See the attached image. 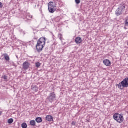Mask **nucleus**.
<instances>
[{"label": "nucleus", "instance_id": "obj_1", "mask_svg": "<svg viewBox=\"0 0 128 128\" xmlns=\"http://www.w3.org/2000/svg\"><path fill=\"white\" fill-rule=\"evenodd\" d=\"M46 40L44 38H41L38 41L36 50L38 52H42L44 48L46 46Z\"/></svg>", "mask_w": 128, "mask_h": 128}, {"label": "nucleus", "instance_id": "obj_10", "mask_svg": "<svg viewBox=\"0 0 128 128\" xmlns=\"http://www.w3.org/2000/svg\"><path fill=\"white\" fill-rule=\"evenodd\" d=\"M46 118L48 122H54V117L52 116H47Z\"/></svg>", "mask_w": 128, "mask_h": 128}, {"label": "nucleus", "instance_id": "obj_17", "mask_svg": "<svg viewBox=\"0 0 128 128\" xmlns=\"http://www.w3.org/2000/svg\"><path fill=\"white\" fill-rule=\"evenodd\" d=\"M22 128H28V124H26V123L22 124Z\"/></svg>", "mask_w": 128, "mask_h": 128}, {"label": "nucleus", "instance_id": "obj_22", "mask_svg": "<svg viewBox=\"0 0 128 128\" xmlns=\"http://www.w3.org/2000/svg\"><path fill=\"white\" fill-rule=\"evenodd\" d=\"M20 32L21 34H22L23 36L26 35V31H24L23 30H20Z\"/></svg>", "mask_w": 128, "mask_h": 128}, {"label": "nucleus", "instance_id": "obj_4", "mask_svg": "<svg viewBox=\"0 0 128 128\" xmlns=\"http://www.w3.org/2000/svg\"><path fill=\"white\" fill-rule=\"evenodd\" d=\"M114 120L117 122L118 124H122L124 122V116L118 113H116L113 116Z\"/></svg>", "mask_w": 128, "mask_h": 128}, {"label": "nucleus", "instance_id": "obj_13", "mask_svg": "<svg viewBox=\"0 0 128 128\" xmlns=\"http://www.w3.org/2000/svg\"><path fill=\"white\" fill-rule=\"evenodd\" d=\"M36 120L38 124H40V122H42V118L38 117L36 118Z\"/></svg>", "mask_w": 128, "mask_h": 128}, {"label": "nucleus", "instance_id": "obj_24", "mask_svg": "<svg viewBox=\"0 0 128 128\" xmlns=\"http://www.w3.org/2000/svg\"><path fill=\"white\" fill-rule=\"evenodd\" d=\"M76 122H72V126H76Z\"/></svg>", "mask_w": 128, "mask_h": 128}, {"label": "nucleus", "instance_id": "obj_30", "mask_svg": "<svg viewBox=\"0 0 128 128\" xmlns=\"http://www.w3.org/2000/svg\"><path fill=\"white\" fill-rule=\"evenodd\" d=\"M32 18V16H30V18Z\"/></svg>", "mask_w": 128, "mask_h": 128}, {"label": "nucleus", "instance_id": "obj_19", "mask_svg": "<svg viewBox=\"0 0 128 128\" xmlns=\"http://www.w3.org/2000/svg\"><path fill=\"white\" fill-rule=\"evenodd\" d=\"M36 68H40V63L37 62L36 64Z\"/></svg>", "mask_w": 128, "mask_h": 128}, {"label": "nucleus", "instance_id": "obj_9", "mask_svg": "<svg viewBox=\"0 0 128 128\" xmlns=\"http://www.w3.org/2000/svg\"><path fill=\"white\" fill-rule=\"evenodd\" d=\"M75 42L77 44H80L82 42V40L80 37H77L75 40Z\"/></svg>", "mask_w": 128, "mask_h": 128}, {"label": "nucleus", "instance_id": "obj_25", "mask_svg": "<svg viewBox=\"0 0 128 128\" xmlns=\"http://www.w3.org/2000/svg\"><path fill=\"white\" fill-rule=\"evenodd\" d=\"M12 66H15V68H16L18 66V65L14 63H13Z\"/></svg>", "mask_w": 128, "mask_h": 128}, {"label": "nucleus", "instance_id": "obj_28", "mask_svg": "<svg viewBox=\"0 0 128 128\" xmlns=\"http://www.w3.org/2000/svg\"><path fill=\"white\" fill-rule=\"evenodd\" d=\"M28 18H30V16H26V18H28Z\"/></svg>", "mask_w": 128, "mask_h": 128}, {"label": "nucleus", "instance_id": "obj_12", "mask_svg": "<svg viewBox=\"0 0 128 128\" xmlns=\"http://www.w3.org/2000/svg\"><path fill=\"white\" fill-rule=\"evenodd\" d=\"M3 56H4L7 62H10V56H8V55L6 54H4Z\"/></svg>", "mask_w": 128, "mask_h": 128}, {"label": "nucleus", "instance_id": "obj_29", "mask_svg": "<svg viewBox=\"0 0 128 128\" xmlns=\"http://www.w3.org/2000/svg\"><path fill=\"white\" fill-rule=\"evenodd\" d=\"M16 58H18V56H16Z\"/></svg>", "mask_w": 128, "mask_h": 128}, {"label": "nucleus", "instance_id": "obj_5", "mask_svg": "<svg viewBox=\"0 0 128 128\" xmlns=\"http://www.w3.org/2000/svg\"><path fill=\"white\" fill-rule=\"evenodd\" d=\"M48 10L51 14H54L56 10V6L54 2H50L48 4Z\"/></svg>", "mask_w": 128, "mask_h": 128}, {"label": "nucleus", "instance_id": "obj_31", "mask_svg": "<svg viewBox=\"0 0 128 128\" xmlns=\"http://www.w3.org/2000/svg\"><path fill=\"white\" fill-rule=\"evenodd\" d=\"M38 6H40V4L38 5Z\"/></svg>", "mask_w": 128, "mask_h": 128}, {"label": "nucleus", "instance_id": "obj_20", "mask_svg": "<svg viewBox=\"0 0 128 128\" xmlns=\"http://www.w3.org/2000/svg\"><path fill=\"white\" fill-rule=\"evenodd\" d=\"M76 4H80V0H75Z\"/></svg>", "mask_w": 128, "mask_h": 128}, {"label": "nucleus", "instance_id": "obj_8", "mask_svg": "<svg viewBox=\"0 0 128 128\" xmlns=\"http://www.w3.org/2000/svg\"><path fill=\"white\" fill-rule=\"evenodd\" d=\"M104 64L106 66H110V65L112 64V62L108 60H104Z\"/></svg>", "mask_w": 128, "mask_h": 128}, {"label": "nucleus", "instance_id": "obj_2", "mask_svg": "<svg viewBox=\"0 0 128 128\" xmlns=\"http://www.w3.org/2000/svg\"><path fill=\"white\" fill-rule=\"evenodd\" d=\"M126 10V4H120L118 8L116 10V14L117 16H122L124 11Z\"/></svg>", "mask_w": 128, "mask_h": 128}, {"label": "nucleus", "instance_id": "obj_11", "mask_svg": "<svg viewBox=\"0 0 128 128\" xmlns=\"http://www.w3.org/2000/svg\"><path fill=\"white\" fill-rule=\"evenodd\" d=\"M32 90H34L35 92H38V88L36 86H32Z\"/></svg>", "mask_w": 128, "mask_h": 128}, {"label": "nucleus", "instance_id": "obj_14", "mask_svg": "<svg viewBox=\"0 0 128 128\" xmlns=\"http://www.w3.org/2000/svg\"><path fill=\"white\" fill-rule=\"evenodd\" d=\"M124 24L126 26H128V16L126 17L124 20Z\"/></svg>", "mask_w": 128, "mask_h": 128}, {"label": "nucleus", "instance_id": "obj_21", "mask_svg": "<svg viewBox=\"0 0 128 128\" xmlns=\"http://www.w3.org/2000/svg\"><path fill=\"white\" fill-rule=\"evenodd\" d=\"M58 37L60 38V40H62V34H58Z\"/></svg>", "mask_w": 128, "mask_h": 128}, {"label": "nucleus", "instance_id": "obj_18", "mask_svg": "<svg viewBox=\"0 0 128 128\" xmlns=\"http://www.w3.org/2000/svg\"><path fill=\"white\" fill-rule=\"evenodd\" d=\"M2 78H3V80H8V77L6 75H4L2 76Z\"/></svg>", "mask_w": 128, "mask_h": 128}, {"label": "nucleus", "instance_id": "obj_23", "mask_svg": "<svg viewBox=\"0 0 128 128\" xmlns=\"http://www.w3.org/2000/svg\"><path fill=\"white\" fill-rule=\"evenodd\" d=\"M3 7L4 4H2V2H0V8H2Z\"/></svg>", "mask_w": 128, "mask_h": 128}, {"label": "nucleus", "instance_id": "obj_16", "mask_svg": "<svg viewBox=\"0 0 128 128\" xmlns=\"http://www.w3.org/2000/svg\"><path fill=\"white\" fill-rule=\"evenodd\" d=\"M8 124H12V122H14V119L12 118H10L8 120Z\"/></svg>", "mask_w": 128, "mask_h": 128}, {"label": "nucleus", "instance_id": "obj_26", "mask_svg": "<svg viewBox=\"0 0 128 128\" xmlns=\"http://www.w3.org/2000/svg\"><path fill=\"white\" fill-rule=\"evenodd\" d=\"M128 28V26H126V24H124V30H128V28Z\"/></svg>", "mask_w": 128, "mask_h": 128}, {"label": "nucleus", "instance_id": "obj_3", "mask_svg": "<svg viewBox=\"0 0 128 128\" xmlns=\"http://www.w3.org/2000/svg\"><path fill=\"white\" fill-rule=\"evenodd\" d=\"M118 88L122 90L125 88H128V78L124 79L121 82L116 85Z\"/></svg>", "mask_w": 128, "mask_h": 128}, {"label": "nucleus", "instance_id": "obj_15", "mask_svg": "<svg viewBox=\"0 0 128 128\" xmlns=\"http://www.w3.org/2000/svg\"><path fill=\"white\" fill-rule=\"evenodd\" d=\"M36 121L34 120H32L30 122V126H36Z\"/></svg>", "mask_w": 128, "mask_h": 128}, {"label": "nucleus", "instance_id": "obj_7", "mask_svg": "<svg viewBox=\"0 0 128 128\" xmlns=\"http://www.w3.org/2000/svg\"><path fill=\"white\" fill-rule=\"evenodd\" d=\"M30 64H29L28 62H25L23 64H22V66H23V68L24 70H28V68H30Z\"/></svg>", "mask_w": 128, "mask_h": 128}, {"label": "nucleus", "instance_id": "obj_6", "mask_svg": "<svg viewBox=\"0 0 128 128\" xmlns=\"http://www.w3.org/2000/svg\"><path fill=\"white\" fill-rule=\"evenodd\" d=\"M56 94L53 92L50 94L49 96L48 97L46 100L47 102L52 104V102L56 100Z\"/></svg>", "mask_w": 128, "mask_h": 128}, {"label": "nucleus", "instance_id": "obj_27", "mask_svg": "<svg viewBox=\"0 0 128 128\" xmlns=\"http://www.w3.org/2000/svg\"><path fill=\"white\" fill-rule=\"evenodd\" d=\"M2 112L0 111V116H2Z\"/></svg>", "mask_w": 128, "mask_h": 128}]
</instances>
